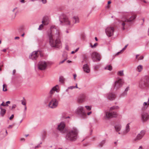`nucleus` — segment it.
I'll return each instance as SVG.
<instances>
[{
  "label": "nucleus",
  "mask_w": 149,
  "mask_h": 149,
  "mask_svg": "<svg viewBox=\"0 0 149 149\" xmlns=\"http://www.w3.org/2000/svg\"><path fill=\"white\" fill-rule=\"evenodd\" d=\"M138 149H142V146H140L139 148Z\"/></svg>",
  "instance_id": "obj_57"
},
{
  "label": "nucleus",
  "mask_w": 149,
  "mask_h": 149,
  "mask_svg": "<svg viewBox=\"0 0 149 149\" xmlns=\"http://www.w3.org/2000/svg\"><path fill=\"white\" fill-rule=\"evenodd\" d=\"M106 142L105 140H104L102 141L101 142L99 143L98 145V146L99 147H102L103 146V145Z\"/></svg>",
  "instance_id": "obj_28"
},
{
  "label": "nucleus",
  "mask_w": 149,
  "mask_h": 149,
  "mask_svg": "<svg viewBox=\"0 0 149 149\" xmlns=\"http://www.w3.org/2000/svg\"><path fill=\"white\" fill-rule=\"evenodd\" d=\"M121 128V125H117L115 127V128L117 132L119 131Z\"/></svg>",
  "instance_id": "obj_29"
},
{
  "label": "nucleus",
  "mask_w": 149,
  "mask_h": 149,
  "mask_svg": "<svg viewBox=\"0 0 149 149\" xmlns=\"http://www.w3.org/2000/svg\"><path fill=\"white\" fill-rule=\"evenodd\" d=\"M148 77H146L142 79L139 83V87L141 88H144L149 85V79H146Z\"/></svg>",
  "instance_id": "obj_6"
},
{
  "label": "nucleus",
  "mask_w": 149,
  "mask_h": 149,
  "mask_svg": "<svg viewBox=\"0 0 149 149\" xmlns=\"http://www.w3.org/2000/svg\"><path fill=\"white\" fill-rule=\"evenodd\" d=\"M65 60H66V59H65L64 60H63V61L60 62H59V64H61V63H63L65 61Z\"/></svg>",
  "instance_id": "obj_47"
},
{
  "label": "nucleus",
  "mask_w": 149,
  "mask_h": 149,
  "mask_svg": "<svg viewBox=\"0 0 149 149\" xmlns=\"http://www.w3.org/2000/svg\"><path fill=\"white\" fill-rule=\"evenodd\" d=\"M146 131L144 130H141L137 135L136 138L132 139V142L135 143L139 140H140L143 137L145 134Z\"/></svg>",
  "instance_id": "obj_8"
},
{
  "label": "nucleus",
  "mask_w": 149,
  "mask_h": 149,
  "mask_svg": "<svg viewBox=\"0 0 149 149\" xmlns=\"http://www.w3.org/2000/svg\"><path fill=\"white\" fill-rule=\"evenodd\" d=\"M130 87L129 86H127V88L125 89V92L123 93L121 95V96H124L127 95V92L129 90H130Z\"/></svg>",
  "instance_id": "obj_27"
},
{
  "label": "nucleus",
  "mask_w": 149,
  "mask_h": 149,
  "mask_svg": "<svg viewBox=\"0 0 149 149\" xmlns=\"http://www.w3.org/2000/svg\"><path fill=\"white\" fill-rule=\"evenodd\" d=\"M136 17V15L134 13H131V22L132 21H134Z\"/></svg>",
  "instance_id": "obj_24"
},
{
  "label": "nucleus",
  "mask_w": 149,
  "mask_h": 149,
  "mask_svg": "<svg viewBox=\"0 0 149 149\" xmlns=\"http://www.w3.org/2000/svg\"><path fill=\"white\" fill-rule=\"evenodd\" d=\"M3 91H7V85L6 84H3Z\"/></svg>",
  "instance_id": "obj_34"
},
{
  "label": "nucleus",
  "mask_w": 149,
  "mask_h": 149,
  "mask_svg": "<svg viewBox=\"0 0 149 149\" xmlns=\"http://www.w3.org/2000/svg\"><path fill=\"white\" fill-rule=\"evenodd\" d=\"M91 57L94 62L99 61L101 60L100 56L99 54L96 52H93L91 54Z\"/></svg>",
  "instance_id": "obj_11"
},
{
  "label": "nucleus",
  "mask_w": 149,
  "mask_h": 149,
  "mask_svg": "<svg viewBox=\"0 0 149 149\" xmlns=\"http://www.w3.org/2000/svg\"><path fill=\"white\" fill-rule=\"evenodd\" d=\"M110 8V6L109 5H107V6H106V8H108V9H109V8Z\"/></svg>",
  "instance_id": "obj_49"
},
{
  "label": "nucleus",
  "mask_w": 149,
  "mask_h": 149,
  "mask_svg": "<svg viewBox=\"0 0 149 149\" xmlns=\"http://www.w3.org/2000/svg\"><path fill=\"white\" fill-rule=\"evenodd\" d=\"M16 72L15 70H14L13 71V73L14 74Z\"/></svg>",
  "instance_id": "obj_55"
},
{
  "label": "nucleus",
  "mask_w": 149,
  "mask_h": 149,
  "mask_svg": "<svg viewBox=\"0 0 149 149\" xmlns=\"http://www.w3.org/2000/svg\"><path fill=\"white\" fill-rule=\"evenodd\" d=\"M112 67L111 65H109L104 68V69L108 70L110 71H111L112 70Z\"/></svg>",
  "instance_id": "obj_31"
},
{
  "label": "nucleus",
  "mask_w": 149,
  "mask_h": 149,
  "mask_svg": "<svg viewBox=\"0 0 149 149\" xmlns=\"http://www.w3.org/2000/svg\"><path fill=\"white\" fill-rule=\"evenodd\" d=\"M79 47H78V48H77V49H76L75 50V52H77L78 50H79Z\"/></svg>",
  "instance_id": "obj_54"
},
{
  "label": "nucleus",
  "mask_w": 149,
  "mask_h": 149,
  "mask_svg": "<svg viewBox=\"0 0 149 149\" xmlns=\"http://www.w3.org/2000/svg\"><path fill=\"white\" fill-rule=\"evenodd\" d=\"M24 98V100H22L21 101H22V104H23V105H24L25 106H26V103L25 100L24 99V98Z\"/></svg>",
  "instance_id": "obj_39"
},
{
  "label": "nucleus",
  "mask_w": 149,
  "mask_h": 149,
  "mask_svg": "<svg viewBox=\"0 0 149 149\" xmlns=\"http://www.w3.org/2000/svg\"><path fill=\"white\" fill-rule=\"evenodd\" d=\"M114 29L113 27H108L106 29V33L107 36L111 37L113 34Z\"/></svg>",
  "instance_id": "obj_12"
},
{
  "label": "nucleus",
  "mask_w": 149,
  "mask_h": 149,
  "mask_svg": "<svg viewBox=\"0 0 149 149\" xmlns=\"http://www.w3.org/2000/svg\"><path fill=\"white\" fill-rule=\"evenodd\" d=\"M118 74L120 76H123L124 75V73L123 72V70H120L118 72Z\"/></svg>",
  "instance_id": "obj_36"
},
{
  "label": "nucleus",
  "mask_w": 149,
  "mask_h": 149,
  "mask_svg": "<svg viewBox=\"0 0 149 149\" xmlns=\"http://www.w3.org/2000/svg\"><path fill=\"white\" fill-rule=\"evenodd\" d=\"M73 76H74V80H75L76 79V77L77 76V75L76 74H74L73 75Z\"/></svg>",
  "instance_id": "obj_50"
},
{
  "label": "nucleus",
  "mask_w": 149,
  "mask_h": 149,
  "mask_svg": "<svg viewBox=\"0 0 149 149\" xmlns=\"http://www.w3.org/2000/svg\"><path fill=\"white\" fill-rule=\"evenodd\" d=\"M65 78L62 76H61L59 77V81L60 82L63 83L65 80Z\"/></svg>",
  "instance_id": "obj_35"
},
{
  "label": "nucleus",
  "mask_w": 149,
  "mask_h": 149,
  "mask_svg": "<svg viewBox=\"0 0 149 149\" xmlns=\"http://www.w3.org/2000/svg\"><path fill=\"white\" fill-rule=\"evenodd\" d=\"M6 50H7V49H3L2 50V51L3 52H6Z\"/></svg>",
  "instance_id": "obj_53"
},
{
  "label": "nucleus",
  "mask_w": 149,
  "mask_h": 149,
  "mask_svg": "<svg viewBox=\"0 0 149 149\" xmlns=\"http://www.w3.org/2000/svg\"><path fill=\"white\" fill-rule=\"evenodd\" d=\"M122 22H123L122 23H121V22H120V23H121V25L123 26V28H122V29L123 30H124L125 29V28L124 27V26H125V23L124 22H130V19H125V20H124L123 19L122 20Z\"/></svg>",
  "instance_id": "obj_22"
},
{
  "label": "nucleus",
  "mask_w": 149,
  "mask_h": 149,
  "mask_svg": "<svg viewBox=\"0 0 149 149\" xmlns=\"http://www.w3.org/2000/svg\"><path fill=\"white\" fill-rule=\"evenodd\" d=\"M43 27V24H40L39 26V28H38V29L39 30H41L42 29V28Z\"/></svg>",
  "instance_id": "obj_40"
},
{
  "label": "nucleus",
  "mask_w": 149,
  "mask_h": 149,
  "mask_svg": "<svg viewBox=\"0 0 149 149\" xmlns=\"http://www.w3.org/2000/svg\"><path fill=\"white\" fill-rule=\"evenodd\" d=\"M95 39L96 41H97L98 40V39L96 37H95Z\"/></svg>",
  "instance_id": "obj_63"
},
{
  "label": "nucleus",
  "mask_w": 149,
  "mask_h": 149,
  "mask_svg": "<svg viewBox=\"0 0 149 149\" xmlns=\"http://www.w3.org/2000/svg\"><path fill=\"white\" fill-rule=\"evenodd\" d=\"M24 140H25V139L24 138H22L20 139V140L21 141H24Z\"/></svg>",
  "instance_id": "obj_59"
},
{
  "label": "nucleus",
  "mask_w": 149,
  "mask_h": 149,
  "mask_svg": "<svg viewBox=\"0 0 149 149\" xmlns=\"http://www.w3.org/2000/svg\"><path fill=\"white\" fill-rule=\"evenodd\" d=\"M148 35L149 36V28L148 29Z\"/></svg>",
  "instance_id": "obj_64"
},
{
  "label": "nucleus",
  "mask_w": 149,
  "mask_h": 149,
  "mask_svg": "<svg viewBox=\"0 0 149 149\" xmlns=\"http://www.w3.org/2000/svg\"><path fill=\"white\" fill-rule=\"evenodd\" d=\"M58 104V102L57 100L55 98H53L49 103L48 105L50 108L54 109L56 107Z\"/></svg>",
  "instance_id": "obj_9"
},
{
  "label": "nucleus",
  "mask_w": 149,
  "mask_h": 149,
  "mask_svg": "<svg viewBox=\"0 0 149 149\" xmlns=\"http://www.w3.org/2000/svg\"><path fill=\"white\" fill-rule=\"evenodd\" d=\"M72 21L73 22L74 24L79 22V20L78 17L77 16L73 17L72 18Z\"/></svg>",
  "instance_id": "obj_25"
},
{
  "label": "nucleus",
  "mask_w": 149,
  "mask_h": 149,
  "mask_svg": "<svg viewBox=\"0 0 149 149\" xmlns=\"http://www.w3.org/2000/svg\"><path fill=\"white\" fill-rule=\"evenodd\" d=\"M38 56V51L33 52L29 56V58L32 60H36Z\"/></svg>",
  "instance_id": "obj_16"
},
{
  "label": "nucleus",
  "mask_w": 149,
  "mask_h": 149,
  "mask_svg": "<svg viewBox=\"0 0 149 149\" xmlns=\"http://www.w3.org/2000/svg\"><path fill=\"white\" fill-rule=\"evenodd\" d=\"M98 45V44L97 43H95L93 45H92L91 43L90 44V46L92 48H94L95 47H96Z\"/></svg>",
  "instance_id": "obj_38"
},
{
  "label": "nucleus",
  "mask_w": 149,
  "mask_h": 149,
  "mask_svg": "<svg viewBox=\"0 0 149 149\" xmlns=\"http://www.w3.org/2000/svg\"><path fill=\"white\" fill-rule=\"evenodd\" d=\"M130 123H128L126 126L125 130L123 132V133L124 134H125L127 133L130 131Z\"/></svg>",
  "instance_id": "obj_23"
},
{
  "label": "nucleus",
  "mask_w": 149,
  "mask_h": 149,
  "mask_svg": "<svg viewBox=\"0 0 149 149\" xmlns=\"http://www.w3.org/2000/svg\"><path fill=\"white\" fill-rule=\"evenodd\" d=\"M85 107L88 111H90L91 110V106H86Z\"/></svg>",
  "instance_id": "obj_37"
},
{
  "label": "nucleus",
  "mask_w": 149,
  "mask_h": 149,
  "mask_svg": "<svg viewBox=\"0 0 149 149\" xmlns=\"http://www.w3.org/2000/svg\"><path fill=\"white\" fill-rule=\"evenodd\" d=\"M16 107V106L15 104H13L12 106V108H10V109H11V110H12L13 109L15 108Z\"/></svg>",
  "instance_id": "obj_41"
},
{
  "label": "nucleus",
  "mask_w": 149,
  "mask_h": 149,
  "mask_svg": "<svg viewBox=\"0 0 149 149\" xmlns=\"http://www.w3.org/2000/svg\"><path fill=\"white\" fill-rule=\"evenodd\" d=\"M43 4L46 3H47V0H41Z\"/></svg>",
  "instance_id": "obj_45"
},
{
  "label": "nucleus",
  "mask_w": 149,
  "mask_h": 149,
  "mask_svg": "<svg viewBox=\"0 0 149 149\" xmlns=\"http://www.w3.org/2000/svg\"><path fill=\"white\" fill-rule=\"evenodd\" d=\"M49 18L48 17H43L42 22L44 25H47L49 24Z\"/></svg>",
  "instance_id": "obj_18"
},
{
  "label": "nucleus",
  "mask_w": 149,
  "mask_h": 149,
  "mask_svg": "<svg viewBox=\"0 0 149 149\" xmlns=\"http://www.w3.org/2000/svg\"><path fill=\"white\" fill-rule=\"evenodd\" d=\"M47 63L45 61H40L38 64V68L41 70H44L46 69L47 66Z\"/></svg>",
  "instance_id": "obj_10"
},
{
  "label": "nucleus",
  "mask_w": 149,
  "mask_h": 149,
  "mask_svg": "<svg viewBox=\"0 0 149 149\" xmlns=\"http://www.w3.org/2000/svg\"><path fill=\"white\" fill-rule=\"evenodd\" d=\"M76 113L79 115L83 118H84L86 117V113L84 111V107L82 106H79L76 109Z\"/></svg>",
  "instance_id": "obj_5"
},
{
  "label": "nucleus",
  "mask_w": 149,
  "mask_h": 149,
  "mask_svg": "<svg viewBox=\"0 0 149 149\" xmlns=\"http://www.w3.org/2000/svg\"><path fill=\"white\" fill-rule=\"evenodd\" d=\"M128 44L126 45L125 47L122 49V50L123 51V52L126 49L127 47L128 46Z\"/></svg>",
  "instance_id": "obj_43"
},
{
  "label": "nucleus",
  "mask_w": 149,
  "mask_h": 149,
  "mask_svg": "<svg viewBox=\"0 0 149 149\" xmlns=\"http://www.w3.org/2000/svg\"><path fill=\"white\" fill-rule=\"evenodd\" d=\"M59 88L58 85H56L55 86L53 87L49 91V94L50 95L48 97V98H51L52 97V95L56 91L58 93L59 91Z\"/></svg>",
  "instance_id": "obj_13"
},
{
  "label": "nucleus",
  "mask_w": 149,
  "mask_h": 149,
  "mask_svg": "<svg viewBox=\"0 0 149 149\" xmlns=\"http://www.w3.org/2000/svg\"><path fill=\"white\" fill-rule=\"evenodd\" d=\"M86 96L84 94H81L78 97L77 102L79 103H82L85 101Z\"/></svg>",
  "instance_id": "obj_15"
},
{
  "label": "nucleus",
  "mask_w": 149,
  "mask_h": 149,
  "mask_svg": "<svg viewBox=\"0 0 149 149\" xmlns=\"http://www.w3.org/2000/svg\"><path fill=\"white\" fill-rule=\"evenodd\" d=\"M124 83V81L123 79H120L116 81L114 85V88L116 89H118L121 87Z\"/></svg>",
  "instance_id": "obj_7"
},
{
  "label": "nucleus",
  "mask_w": 149,
  "mask_h": 149,
  "mask_svg": "<svg viewBox=\"0 0 149 149\" xmlns=\"http://www.w3.org/2000/svg\"><path fill=\"white\" fill-rule=\"evenodd\" d=\"M0 109L1 110L0 111V114L1 116H3L6 112V110L5 109L2 108L0 106Z\"/></svg>",
  "instance_id": "obj_26"
},
{
  "label": "nucleus",
  "mask_w": 149,
  "mask_h": 149,
  "mask_svg": "<svg viewBox=\"0 0 149 149\" xmlns=\"http://www.w3.org/2000/svg\"><path fill=\"white\" fill-rule=\"evenodd\" d=\"M143 66L142 65H139L137 68V70L138 72H140L142 71L143 69Z\"/></svg>",
  "instance_id": "obj_32"
},
{
  "label": "nucleus",
  "mask_w": 149,
  "mask_h": 149,
  "mask_svg": "<svg viewBox=\"0 0 149 149\" xmlns=\"http://www.w3.org/2000/svg\"><path fill=\"white\" fill-rule=\"evenodd\" d=\"M75 52V51H72L71 52V53L72 54H73Z\"/></svg>",
  "instance_id": "obj_62"
},
{
  "label": "nucleus",
  "mask_w": 149,
  "mask_h": 149,
  "mask_svg": "<svg viewBox=\"0 0 149 149\" xmlns=\"http://www.w3.org/2000/svg\"><path fill=\"white\" fill-rule=\"evenodd\" d=\"M20 0V2H21V3H24V0Z\"/></svg>",
  "instance_id": "obj_52"
},
{
  "label": "nucleus",
  "mask_w": 149,
  "mask_h": 149,
  "mask_svg": "<svg viewBox=\"0 0 149 149\" xmlns=\"http://www.w3.org/2000/svg\"><path fill=\"white\" fill-rule=\"evenodd\" d=\"M74 87H75V88H78V87H77V83H76V86H74Z\"/></svg>",
  "instance_id": "obj_56"
},
{
  "label": "nucleus",
  "mask_w": 149,
  "mask_h": 149,
  "mask_svg": "<svg viewBox=\"0 0 149 149\" xmlns=\"http://www.w3.org/2000/svg\"><path fill=\"white\" fill-rule=\"evenodd\" d=\"M149 105V98L147 102H144L143 104V107L142 109L143 110L146 109Z\"/></svg>",
  "instance_id": "obj_21"
},
{
  "label": "nucleus",
  "mask_w": 149,
  "mask_h": 149,
  "mask_svg": "<svg viewBox=\"0 0 149 149\" xmlns=\"http://www.w3.org/2000/svg\"><path fill=\"white\" fill-rule=\"evenodd\" d=\"M69 88L71 89H73V88H75V87H74V86H70V87H69Z\"/></svg>",
  "instance_id": "obj_48"
},
{
  "label": "nucleus",
  "mask_w": 149,
  "mask_h": 149,
  "mask_svg": "<svg viewBox=\"0 0 149 149\" xmlns=\"http://www.w3.org/2000/svg\"><path fill=\"white\" fill-rule=\"evenodd\" d=\"M141 118L143 121H146L149 119V115L146 113H143L141 114Z\"/></svg>",
  "instance_id": "obj_17"
},
{
  "label": "nucleus",
  "mask_w": 149,
  "mask_h": 149,
  "mask_svg": "<svg viewBox=\"0 0 149 149\" xmlns=\"http://www.w3.org/2000/svg\"><path fill=\"white\" fill-rule=\"evenodd\" d=\"M92 113L91 111L89 112L88 113H87V114L88 115H89Z\"/></svg>",
  "instance_id": "obj_51"
},
{
  "label": "nucleus",
  "mask_w": 149,
  "mask_h": 149,
  "mask_svg": "<svg viewBox=\"0 0 149 149\" xmlns=\"http://www.w3.org/2000/svg\"><path fill=\"white\" fill-rule=\"evenodd\" d=\"M83 68L84 71L85 72L88 73L90 72V69L87 64L84 65Z\"/></svg>",
  "instance_id": "obj_19"
},
{
  "label": "nucleus",
  "mask_w": 149,
  "mask_h": 149,
  "mask_svg": "<svg viewBox=\"0 0 149 149\" xmlns=\"http://www.w3.org/2000/svg\"><path fill=\"white\" fill-rule=\"evenodd\" d=\"M65 124L64 122H61L58 125L57 129L62 133H64L66 131L65 129Z\"/></svg>",
  "instance_id": "obj_14"
},
{
  "label": "nucleus",
  "mask_w": 149,
  "mask_h": 149,
  "mask_svg": "<svg viewBox=\"0 0 149 149\" xmlns=\"http://www.w3.org/2000/svg\"><path fill=\"white\" fill-rule=\"evenodd\" d=\"M107 98L109 100H113L115 99V95L113 93H109L108 95Z\"/></svg>",
  "instance_id": "obj_20"
},
{
  "label": "nucleus",
  "mask_w": 149,
  "mask_h": 149,
  "mask_svg": "<svg viewBox=\"0 0 149 149\" xmlns=\"http://www.w3.org/2000/svg\"><path fill=\"white\" fill-rule=\"evenodd\" d=\"M13 117H14V115L13 114L9 118L10 120H11L12 119H13Z\"/></svg>",
  "instance_id": "obj_46"
},
{
  "label": "nucleus",
  "mask_w": 149,
  "mask_h": 149,
  "mask_svg": "<svg viewBox=\"0 0 149 149\" xmlns=\"http://www.w3.org/2000/svg\"><path fill=\"white\" fill-rule=\"evenodd\" d=\"M47 36L49 38V42L52 47L59 48L61 45L59 38L60 32L56 27L54 25L51 26L47 31Z\"/></svg>",
  "instance_id": "obj_1"
},
{
  "label": "nucleus",
  "mask_w": 149,
  "mask_h": 149,
  "mask_svg": "<svg viewBox=\"0 0 149 149\" xmlns=\"http://www.w3.org/2000/svg\"><path fill=\"white\" fill-rule=\"evenodd\" d=\"M119 107L117 106H113L110 108L109 112H105L104 118H113L116 117L117 116V113L114 111H113L112 110L118 109Z\"/></svg>",
  "instance_id": "obj_3"
},
{
  "label": "nucleus",
  "mask_w": 149,
  "mask_h": 149,
  "mask_svg": "<svg viewBox=\"0 0 149 149\" xmlns=\"http://www.w3.org/2000/svg\"><path fill=\"white\" fill-rule=\"evenodd\" d=\"M111 3V1H109L108 2V4H110Z\"/></svg>",
  "instance_id": "obj_60"
},
{
  "label": "nucleus",
  "mask_w": 149,
  "mask_h": 149,
  "mask_svg": "<svg viewBox=\"0 0 149 149\" xmlns=\"http://www.w3.org/2000/svg\"><path fill=\"white\" fill-rule=\"evenodd\" d=\"M78 131L75 127L68 130L65 136L66 139L71 141H75L77 138Z\"/></svg>",
  "instance_id": "obj_2"
},
{
  "label": "nucleus",
  "mask_w": 149,
  "mask_h": 149,
  "mask_svg": "<svg viewBox=\"0 0 149 149\" xmlns=\"http://www.w3.org/2000/svg\"><path fill=\"white\" fill-rule=\"evenodd\" d=\"M10 101H8L6 102V103L5 104L4 103V102H3L1 104L0 106H6L8 107V104H10Z\"/></svg>",
  "instance_id": "obj_30"
},
{
  "label": "nucleus",
  "mask_w": 149,
  "mask_h": 149,
  "mask_svg": "<svg viewBox=\"0 0 149 149\" xmlns=\"http://www.w3.org/2000/svg\"><path fill=\"white\" fill-rule=\"evenodd\" d=\"M42 144V143H40L39 144H38V145H37V146H35V149H36L38 148V147H40V144Z\"/></svg>",
  "instance_id": "obj_44"
},
{
  "label": "nucleus",
  "mask_w": 149,
  "mask_h": 149,
  "mask_svg": "<svg viewBox=\"0 0 149 149\" xmlns=\"http://www.w3.org/2000/svg\"><path fill=\"white\" fill-rule=\"evenodd\" d=\"M123 52V51L121 50L120 52H118L116 54V55H119L120 54H121L122 53V52Z\"/></svg>",
  "instance_id": "obj_42"
},
{
  "label": "nucleus",
  "mask_w": 149,
  "mask_h": 149,
  "mask_svg": "<svg viewBox=\"0 0 149 149\" xmlns=\"http://www.w3.org/2000/svg\"><path fill=\"white\" fill-rule=\"evenodd\" d=\"M15 39H19V37H16L15 38Z\"/></svg>",
  "instance_id": "obj_61"
},
{
  "label": "nucleus",
  "mask_w": 149,
  "mask_h": 149,
  "mask_svg": "<svg viewBox=\"0 0 149 149\" xmlns=\"http://www.w3.org/2000/svg\"><path fill=\"white\" fill-rule=\"evenodd\" d=\"M139 56V55L138 54H137L136 55V58L138 59V60H142V59L143 58V56H141L139 58H138V57Z\"/></svg>",
  "instance_id": "obj_33"
},
{
  "label": "nucleus",
  "mask_w": 149,
  "mask_h": 149,
  "mask_svg": "<svg viewBox=\"0 0 149 149\" xmlns=\"http://www.w3.org/2000/svg\"><path fill=\"white\" fill-rule=\"evenodd\" d=\"M60 24L62 25H70V22L68 17L65 15H61L59 18Z\"/></svg>",
  "instance_id": "obj_4"
},
{
  "label": "nucleus",
  "mask_w": 149,
  "mask_h": 149,
  "mask_svg": "<svg viewBox=\"0 0 149 149\" xmlns=\"http://www.w3.org/2000/svg\"><path fill=\"white\" fill-rule=\"evenodd\" d=\"M12 128V125H9L8 127V128Z\"/></svg>",
  "instance_id": "obj_58"
}]
</instances>
